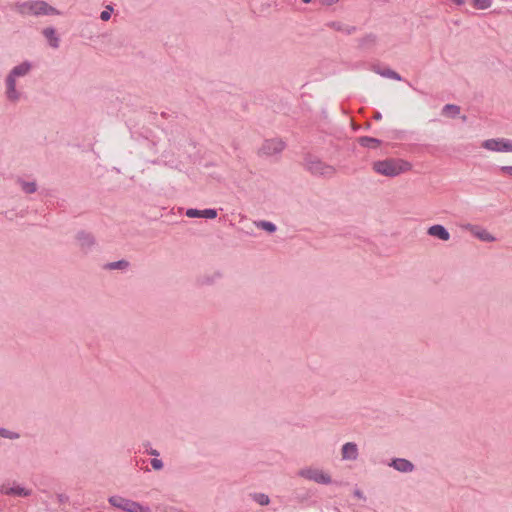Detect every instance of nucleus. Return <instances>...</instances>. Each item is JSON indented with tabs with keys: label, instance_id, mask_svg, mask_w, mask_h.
<instances>
[{
	"label": "nucleus",
	"instance_id": "obj_8",
	"mask_svg": "<svg viewBox=\"0 0 512 512\" xmlns=\"http://www.w3.org/2000/svg\"><path fill=\"white\" fill-rule=\"evenodd\" d=\"M481 146L492 152H512V140L507 138H491L484 140Z\"/></svg>",
	"mask_w": 512,
	"mask_h": 512
},
{
	"label": "nucleus",
	"instance_id": "obj_18",
	"mask_svg": "<svg viewBox=\"0 0 512 512\" xmlns=\"http://www.w3.org/2000/svg\"><path fill=\"white\" fill-rule=\"evenodd\" d=\"M377 37L370 33L359 39V47L362 49H370L376 45Z\"/></svg>",
	"mask_w": 512,
	"mask_h": 512
},
{
	"label": "nucleus",
	"instance_id": "obj_16",
	"mask_svg": "<svg viewBox=\"0 0 512 512\" xmlns=\"http://www.w3.org/2000/svg\"><path fill=\"white\" fill-rule=\"evenodd\" d=\"M17 184L25 194H33L37 191V183L35 181H26L22 178H18Z\"/></svg>",
	"mask_w": 512,
	"mask_h": 512
},
{
	"label": "nucleus",
	"instance_id": "obj_3",
	"mask_svg": "<svg viewBox=\"0 0 512 512\" xmlns=\"http://www.w3.org/2000/svg\"><path fill=\"white\" fill-rule=\"evenodd\" d=\"M304 167L313 176L331 179L336 175V168L318 157L308 154L304 158Z\"/></svg>",
	"mask_w": 512,
	"mask_h": 512
},
{
	"label": "nucleus",
	"instance_id": "obj_12",
	"mask_svg": "<svg viewBox=\"0 0 512 512\" xmlns=\"http://www.w3.org/2000/svg\"><path fill=\"white\" fill-rule=\"evenodd\" d=\"M427 234L442 241H448L450 239V233L443 225L440 224L430 226L427 230Z\"/></svg>",
	"mask_w": 512,
	"mask_h": 512
},
{
	"label": "nucleus",
	"instance_id": "obj_7",
	"mask_svg": "<svg viewBox=\"0 0 512 512\" xmlns=\"http://www.w3.org/2000/svg\"><path fill=\"white\" fill-rule=\"evenodd\" d=\"M298 475L319 484H330L332 482L330 475L317 468H303L298 471Z\"/></svg>",
	"mask_w": 512,
	"mask_h": 512
},
{
	"label": "nucleus",
	"instance_id": "obj_2",
	"mask_svg": "<svg viewBox=\"0 0 512 512\" xmlns=\"http://www.w3.org/2000/svg\"><path fill=\"white\" fill-rule=\"evenodd\" d=\"M411 165L401 159H385L375 161L373 163V170L387 177H395L401 174L402 172L410 170Z\"/></svg>",
	"mask_w": 512,
	"mask_h": 512
},
{
	"label": "nucleus",
	"instance_id": "obj_23",
	"mask_svg": "<svg viewBox=\"0 0 512 512\" xmlns=\"http://www.w3.org/2000/svg\"><path fill=\"white\" fill-rule=\"evenodd\" d=\"M376 72L379 75H381L382 77L390 78V79L397 80V81L402 80V77L400 76V74L390 68H387L384 70H378Z\"/></svg>",
	"mask_w": 512,
	"mask_h": 512
},
{
	"label": "nucleus",
	"instance_id": "obj_24",
	"mask_svg": "<svg viewBox=\"0 0 512 512\" xmlns=\"http://www.w3.org/2000/svg\"><path fill=\"white\" fill-rule=\"evenodd\" d=\"M251 497L255 502H257L261 506H267L270 503L269 496L264 493H254L251 494Z\"/></svg>",
	"mask_w": 512,
	"mask_h": 512
},
{
	"label": "nucleus",
	"instance_id": "obj_30",
	"mask_svg": "<svg viewBox=\"0 0 512 512\" xmlns=\"http://www.w3.org/2000/svg\"><path fill=\"white\" fill-rule=\"evenodd\" d=\"M151 466L154 470H161L164 466L162 460L158 459V458H153L151 460Z\"/></svg>",
	"mask_w": 512,
	"mask_h": 512
},
{
	"label": "nucleus",
	"instance_id": "obj_28",
	"mask_svg": "<svg viewBox=\"0 0 512 512\" xmlns=\"http://www.w3.org/2000/svg\"><path fill=\"white\" fill-rule=\"evenodd\" d=\"M144 448H145V452L148 454V455H151V456H155V457H158L159 456V451L152 448L151 447V444L149 442H146L143 444Z\"/></svg>",
	"mask_w": 512,
	"mask_h": 512
},
{
	"label": "nucleus",
	"instance_id": "obj_27",
	"mask_svg": "<svg viewBox=\"0 0 512 512\" xmlns=\"http://www.w3.org/2000/svg\"><path fill=\"white\" fill-rule=\"evenodd\" d=\"M0 437L6 438V439H18L19 434L12 432L5 428H0Z\"/></svg>",
	"mask_w": 512,
	"mask_h": 512
},
{
	"label": "nucleus",
	"instance_id": "obj_5",
	"mask_svg": "<svg viewBox=\"0 0 512 512\" xmlns=\"http://www.w3.org/2000/svg\"><path fill=\"white\" fill-rule=\"evenodd\" d=\"M108 502L115 508L121 509L126 512H152L148 506L126 499L124 497L114 495L109 497Z\"/></svg>",
	"mask_w": 512,
	"mask_h": 512
},
{
	"label": "nucleus",
	"instance_id": "obj_4",
	"mask_svg": "<svg viewBox=\"0 0 512 512\" xmlns=\"http://www.w3.org/2000/svg\"><path fill=\"white\" fill-rule=\"evenodd\" d=\"M18 11L21 14L31 15H51L59 12L45 1H29L18 5Z\"/></svg>",
	"mask_w": 512,
	"mask_h": 512
},
{
	"label": "nucleus",
	"instance_id": "obj_25",
	"mask_svg": "<svg viewBox=\"0 0 512 512\" xmlns=\"http://www.w3.org/2000/svg\"><path fill=\"white\" fill-rule=\"evenodd\" d=\"M256 227L263 229L269 233H273L276 231V225L272 222L261 220L258 222H255Z\"/></svg>",
	"mask_w": 512,
	"mask_h": 512
},
{
	"label": "nucleus",
	"instance_id": "obj_10",
	"mask_svg": "<svg viewBox=\"0 0 512 512\" xmlns=\"http://www.w3.org/2000/svg\"><path fill=\"white\" fill-rule=\"evenodd\" d=\"M388 465L401 473H411L415 469L414 464L405 458H394Z\"/></svg>",
	"mask_w": 512,
	"mask_h": 512
},
{
	"label": "nucleus",
	"instance_id": "obj_14",
	"mask_svg": "<svg viewBox=\"0 0 512 512\" xmlns=\"http://www.w3.org/2000/svg\"><path fill=\"white\" fill-rule=\"evenodd\" d=\"M470 232L479 240L484 242H493L496 238L490 234L486 229H482L478 226H469Z\"/></svg>",
	"mask_w": 512,
	"mask_h": 512
},
{
	"label": "nucleus",
	"instance_id": "obj_31",
	"mask_svg": "<svg viewBox=\"0 0 512 512\" xmlns=\"http://www.w3.org/2000/svg\"><path fill=\"white\" fill-rule=\"evenodd\" d=\"M500 170H501L503 173H505V174H507V175H509V176H511V177H512V166H502V167L500 168Z\"/></svg>",
	"mask_w": 512,
	"mask_h": 512
},
{
	"label": "nucleus",
	"instance_id": "obj_9",
	"mask_svg": "<svg viewBox=\"0 0 512 512\" xmlns=\"http://www.w3.org/2000/svg\"><path fill=\"white\" fill-rule=\"evenodd\" d=\"M76 241L78 247L84 253L90 252L96 244V239L94 235L86 231H79L76 234Z\"/></svg>",
	"mask_w": 512,
	"mask_h": 512
},
{
	"label": "nucleus",
	"instance_id": "obj_15",
	"mask_svg": "<svg viewBox=\"0 0 512 512\" xmlns=\"http://www.w3.org/2000/svg\"><path fill=\"white\" fill-rule=\"evenodd\" d=\"M328 26L336 31L345 33L347 35L353 34L356 31L355 26L347 25L342 22H330Z\"/></svg>",
	"mask_w": 512,
	"mask_h": 512
},
{
	"label": "nucleus",
	"instance_id": "obj_35",
	"mask_svg": "<svg viewBox=\"0 0 512 512\" xmlns=\"http://www.w3.org/2000/svg\"><path fill=\"white\" fill-rule=\"evenodd\" d=\"M453 3H455L456 5H462L464 4V0H451Z\"/></svg>",
	"mask_w": 512,
	"mask_h": 512
},
{
	"label": "nucleus",
	"instance_id": "obj_19",
	"mask_svg": "<svg viewBox=\"0 0 512 512\" xmlns=\"http://www.w3.org/2000/svg\"><path fill=\"white\" fill-rule=\"evenodd\" d=\"M4 493L6 495H15V496H20V497H27V496L31 495L30 490H28L24 487H21V486L10 487V488L6 489L4 491Z\"/></svg>",
	"mask_w": 512,
	"mask_h": 512
},
{
	"label": "nucleus",
	"instance_id": "obj_13",
	"mask_svg": "<svg viewBox=\"0 0 512 512\" xmlns=\"http://www.w3.org/2000/svg\"><path fill=\"white\" fill-rule=\"evenodd\" d=\"M186 216L190 218L203 217L207 219H214L217 217V211L215 209L198 210L191 208L186 211Z\"/></svg>",
	"mask_w": 512,
	"mask_h": 512
},
{
	"label": "nucleus",
	"instance_id": "obj_11",
	"mask_svg": "<svg viewBox=\"0 0 512 512\" xmlns=\"http://www.w3.org/2000/svg\"><path fill=\"white\" fill-rule=\"evenodd\" d=\"M358 447L354 442H347L342 446L341 456L343 460L354 461L358 458Z\"/></svg>",
	"mask_w": 512,
	"mask_h": 512
},
{
	"label": "nucleus",
	"instance_id": "obj_17",
	"mask_svg": "<svg viewBox=\"0 0 512 512\" xmlns=\"http://www.w3.org/2000/svg\"><path fill=\"white\" fill-rule=\"evenodd\" d=\"M43 35L48 40L49 44L53 48L59 47V38L56 35V31L52 27H47L43 30Z\"/></svg>",
	"mask_w": 512,
	"mask_h": 512
},
{
	"label": "nucleus",
	"instance_id": "obj_21",
	"mask_svg": "<svg viewBox=\"0 0 512 512\" xmlns=\"http://www.w3.org/2000/svg\"><path fill=\"white\" fill-rule=\"evenodd\" d=\"M442 114L445 116H450L452 118H455L460 114V107L455 104H446L442 108Z\"/></svg>",
	"mask_w": 512,
	"mask_h": 512
},
{
	"label": "nucleus",
	"instance_id": "obj_1",
	"mask_svg": "<svg viewBox=\"0 0 512 512\" xmlns=\"http://www.w3.org/2000/svg\"><path fill=\"white\" fill-rule=\"evenodd\" d=\"M32 70V64L29 61H24L19 65L13 67L5 79V96L11 103H17L22 98L23 93L16 87V79L25 77Z\"/></svg>",
	"mask_w": 512,
	"mask_h": 512
},
{
	"label": "nucleus",
	"instance_id": "obj_29",
	"mask_svg": "<svg viewBox=\"0 0 512 512\" xmlns=\"http://www.w3.org/2000/svg\"><path fill=\"white\" fill-rule=\"evenodd\" d=\"M112 11H113V8L111 6H107L106 10L102 11L100 14L101 20L108 21L111 17Z\"/></svg>",
	"mask_w": 512,
	"mask_h": 512
},
{
	"label": "nucleus",
	"instance_id": "obj_37",
	"mask_svg": "<svg viewBox=\"0 0 512 512\" xmlns=\"http://www.w3.org/2000/svg\"><path fill=\"white\" fill-rule=\"evenodd\" d=\"M304 3H309L311 0H302Z\"/></svg>",
	"mask_w": 512,
	"mask_h": 512
},
{
	"label": "nucleus",
	"instance_id": "obj_36",
	"mask_svg": "<svg viewBox=\"0 0 512 512\" xmlns=\"http://www.w3.org/2000/svg\"><path fill=\"white\" fill-rule=\"evenodd\" d=\"M212 281L207 278V280L204 283H211Z\"/></svg>",
	"mask_w": 512,
	"mask_h": 512
},
{
	"label": "nucleus",
	"instance_id": "obj_32",
	"mask_svg": "<svg viewBox=\"0 0 512 512\" xmlns=\"http://www.w3.org/2000/svg\"><path fill=\"white\" fill-rule=\"evenodd\" d=\"M57 498L60 503H65L68 501V496L64 494H58Z\"/></svg>",
	"mask_w": 512,
	"mask_h": 512
},
{
	"label": "nucleus",
	"instance_id": "obj_34",
	"mask_svg": "<svg viewBox=\"0 0 512 512\" xmlns=\"http://www.w3.org/2000/svg\"><path fill=\"white\" fill-rule=\"evenodd\" d=\"M373 117H374L375 120H380L382 118V115H381L380 112H375Z\"/></svg>",
	"mask_w": 512,
	"mask_h": 512
},
{
	"label": "nucleus",
	"instance_id": "obj_26",
	"mask_svg": "<svg viewBox=\"0 0 512 512\" xmlns=\"http://www.w3.org/2000/svg\"><path fill=\"white\" fill-rule=\"evenodd\" d=\"M472 4L475 8L484 10L491 6L492 0H472Z\"/></svg>",
	"mask_w": 512,
	"mask_h": 512
},
{
	"label": "nucleus",
	"instance_id": "obj_6",
	"mask_svg": "<svg viewBox=\"0 0 512 512\" xmlns=\"http://www.w3.org/2000/svg\"><path fill=\"white\" fill-rule=\"evenodd\" d=\"M285 142L278 138L265 140L258 150L259 156L271 157L280 154L285 148Z\"/></svg>",
	"mask_w": 512,
	"mask_h": 512
},
{
	"label": "nucleus",
	"instance_id": "obj_20",
	"mask_svg": "<svg viewBox=\"0 0 512 512\" xmlns=\"http://www.w3.org/2000/svg\"><path fill=\"white\" fill-rule=\"evenodd\" d=\"M359 143L363 147L374 149L381 144V140L373 137L364 136L359 138Z\"/></svg>",
	"mask_w": 512,
	"mask_h": 512
},
{
	"label": "nucleus",
	"instance_id": "obj_33",
	"mask_svg": "<svg viewBox=\"0 0 512 512\" xmlns=\"http://www.w3.org/2000/svg\"><path fill=\"white\" fill-rule=\"evenodd\" d=\"M354 495L360 499L364 498L363 493L360 490H355Z\"/></svg>",
	"mask_w": 512,
	"mask_h": 512
},
{
	"label": "nucleus",
	"instance_id": "obj_22",
	"mask_svg": "<svg viewBox=\"0 0 512 512\" xmlns=\"http://www.w3.org/2000/svg\"><path fill=\"white\" fill-rule=\"evenodd\" d=\"M129 266V262L127 260H119L115 262H110L105 265V268L108 270H125Z\"/></svg>",
	"mask_w": 512,
	"mask_h": 512
}]
</instances>
